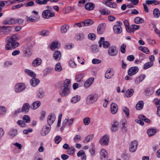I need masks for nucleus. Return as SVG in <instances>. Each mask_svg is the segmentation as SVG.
I'll use <instances>...</instances> for the list:
<instances>
[{"label":"nucleus","mask_w":160,"mask_h":160,"mask_svg":"<svg viewBox=\"0 0 160 160\" xmlns=\"http://www.w3.org/2000/svg\"><path fill=\"white\" fill-rule=\"evenodd\" d=\"M17 39V37L14 35L7 37L6 38L7 43L5 46L6 49L9 50L17 47L19 43L16 41Z\"/></svg>","instance_id":"obj_1"},{"label":"nucleus","mask_w":160,"mask_h":160,"mask_svg":"<svg viewBox=\"0 0 160 160\" xmlns=\"http://www.w3.org/2000/svg\"><path fill=\"white\" fill-rule=\"evenodd\" d=\"M25 72L29 76L33 78L30 81L31 84L32 86H36L39 84V80L38 79L35 78L36 77L35 73L31 70L28 69L25 70Z\"/></svg>","instance_id":"obj_2"},{"label":"nucleus","mask_w":160,"mask_h":160,"mask_svg":"<svg viewBox=\"0 0 160 160\" xmlns=\"http://www.w3.org/2000/svg\"><path fill=\"white\" fill-rule=\"evenodd\" d=\"M70 89L68 87H61L59 91V93L62 97H66L68 96L70 94Z\"/></svg>","instance_id":"obj_3"},{"label":"nucleus","mask_w":160,"mask_h":160,"mask_svg":"<svg viewBox=\"0 0 160 160\" xmlns=\"http://www.w3.org/2000/svg\"><path fill=\"white\" fill-rule=\"evenodd\" d=\"M42 17L46 19H49L55 16V13L50 10H44L42 13Z\"/></svg>","instance_id":"obj_4"},{"label":"nucleus","mask_w":160,"mask_h":160,"mask_svg":"<svg viewBox=\"0 0 160 160\" xmlns=\"http://www.w3.org/2000/svg\"><path fill=\"white\" fill-rule=\"evenodd\" d=\"M117 24L114 25L113 28L115 33L116 34H118L122 32V29L121 26L122 25V23L120 21H117Z\"/></svg>","instance_id":"obj_5"},{"label":"nucleus","mask_w":160,"mask_h":160,"mask_svg":"<svg viewBox=\"0 0 160 160\" xmlns=\"http://www.w3.org/2000/svg\"><path fill=\"white\" fill-rule=\"evenodd\" d=\"M98 98V96L96 94L90 95L87 98V103L89 104L93 103L97 100Z\"/></svg>","instance_id":"obj_6"},{"label":"nucleus","mask_w":160,"mask_h":160,"mask_svg":"<svg viewBox=\"0 0 160 160\" xmlns=\"http://www.w3.org/2000/svg\"><path fill=\"white\" fill-rule=\"evenodd\" d=\"M25 88L26 87L24 83H17L15 86V91L16 92H19L24 90Z\"/></svg>","instance_id":"obj_7"},{"label":"nucleus","mask_w":160,"mask_h":160,"mask_svg":"<svg viewBox=\"0 0 160 160\" xmlns=\"http://www.w3.org/2000/svg\"><path fill=\"white\" fill-rule=\"evenodd\" d=\"M109 136L105 135L100 138L99 142L101 145H107L109 142Z\"/></svg>","instance_id":"obj_8"},{"label":"nucleus","mask_w":160,"mask_h":160,"mask_svg":"<svg viewBox=\"0 0 160 160\" xmlns=\"http://www.w3.org/2000/svg\"><path fill=\"white\" fill-rule=\"evenodd\" d=\"M139 69L137 67H133L130 68L128 70L129 76H132L136 74L138 71Z\"/></svg>","instance_id":"obj_9"},{"label":"nucleus","mask_w":160,"mask_h":160,"mask_svg":"<svg viewBox=\"0 0 160 160\" xmlns=\"http://www.w3.org/2000/svg\"><path fill=\"white\" fill-rule=\"evenodd\" d=\"M56 118V116L54 113H51L49 115L47 118V122L49 126L52 125L54 122Z\"/></svg>","instance_id":"obj_10"},{"label":"nucleus","mask_w":160,"mask_h":160,"mask_svg":"<svg viewBox=\"0 0 160 160\" xmlns=\"http://www.w3.org/2000/svg\"><path fill=\"white\" fill-rule=\"evenodd\" d=\"M108 53L112 56H116L118 53L117 48L113 46H111L108 50Z\"/></svg>","instance_id":"obj_11"},{"label":"nucleus","mask_w":160,"mask_h":160,"mask_svg":"<svg viewBox=\"0 0 160 160\" xmlns=\"http://www.w3.org/2000/svg\"><path fill=\"white\" fill-rule=\"evenodd\" d=\"M138 146V142L136 141H133L130 144L129 147L130 151L132 152H135Z\"/></svg>","instance_id":"obj_12"},{"label":"nucleus","mask_w":160,"mask_h":160,"mask_svg":"<svg viewBox=\"0 0 160 160\" xmlns=\"http://www.w3.org/2000/svg\"><path fill=\"white\" fill-rule=\"evenodd\" d=\"M114 75V71L112 68H109L107 70L105 74V77L107 79L112 78Z\"/></svg>","instance_id":"obj_13"},{"label":"nucleus","mask_w":160,"mask_h":160,"mask_svg":"<svg viewBox=\"0 0 160 160\" xmlns=\"http://www.w3.org/2000/svg\"><path fill=\"white\" fill-rule=\"evenodd\" d=\"M74 120V119L73 118L70 119L66 118L63 121L62 125L64 127L66 126H69L72 125Z\"/></svg>","instance_id":"obj_14"},{"label":"nucleus","mask_w":160,"mask_h":160,"mask_svg":"<svg viewBox=\"0 0 160 160\" xmlns=\"http://www.w3.org/2000/svg\"><path fill=\"white\" fill-rule=\"evenodd\" d=\"M50 127H48L47 125L44 126L41 131V135L42 136H45L50 131Z\"/></svg>","instance_id":"obj_15"},{"label":"nucleus","mask_w":160,"mask_h":160,"mask_svg":"<svg viewBox=\"0 0 160 160\" xmlns=\"http://www.w3.org/2000/svg\"><path fill=\"white\" fill-rule=\"evenodd\" d=\"M119 123L117 121H114L112 124L111 130L112 132H115L118 130Z\"/></svg>","instance_id":"obj_16"},{"label":"nucleus","mask_w":160,"mask_h":160,"mask_svg":"<svg viewBox=\"0 0 160 160\" xmlns=\"http://www.w3.org/2000/svg\"><path fill=\"white\" fill-rule=\"evenodd\" d=\"M105 28V24L102 23L100 24L97 28V32L99 34H102Z\"/></svg>","instance_id":"obj_17"},{"label":"nucleus","mask_w":160,"mask_h":160,"mask_svg":"<svg viewBox=\"0 0 160 160\" xmlns=\"http://www.w3.org/2000/svg\"><path fill=\"white\" fill-rule=\"evenodd\" d=\"M146 76L145 75L142 74L136 77L135 80V82L136 84H138L142 82L145 79Z\"/></svg>","instance_id":"obj_18"},{"label":"nucleus","mask_w":160,"mask_h":160,"mask_svg":"<svg viewBox=\"0 0 160 160\" xmlns=\"http://www.w3.org/2000/svg\"><path fill=\"white\" fill-rule=\"evenodd\" d=\"M15 24V20L12 18H10L8 20H4L2 22L3 25H14Z\"/></svg>","instance_id":"obj_19"},{"label":"nucleus","mask_w":160,"mask_h":160,"mask_svg":"<svg viewBox=\"0 0 160 160\" xmlns=\"http://www.w3.org/2000/svg\"><path fill=\"white\" fill-rule=\"evenodd\" d=\"M54 58L56 61L60 60L61 57V53L59 51H56L53 54Z\"/></svg>","instance_id":"obj_20"},{"label":"nucleus","mask_w":160,"mask_h":160,"mask_svg":"<svg viewBox=\"0 0 160 160\" xmlns=\"http://www.w3.org/2000/svg\"><path fill=\"white\" fill-rule=\"evenodd\" d=\"M94 80V78H89L85 83L84 87L86 88H88L92 84Z\"/></svg>","instance_id":"obj_21"},{"label":"nucleus","mask_w":160,"mask_h":160,"mask_svg":"<svg viewBox=\"0 0 160 160\" xmlns=\"http://www.w3.org/2000/svg\"><path fill=\"white\" fill-rule=\"evenodd\" d=\"M111 113L113 114H115L118 111L117 105L114 103H112L111 105Z\"/></svg>","instance_id":"obj_22"},{"label":"nucleus","mask_w":160,"mask_h":160,"mask_svg":"<svg viewBox=\"0 0 160 160\" xmlns=\"http://www.w3.org/2000/svg\"><path fill=\"white\" fill-rule=\"evenodd\" d=\"M41 102L39 101L33 102L31 105L30 108L31 109L35 110L38 108L41 105Z\"/></svg>","instance_id":"obj_23"},{"label":"nucleus","mask_w":160,"mask_h":160,"mask_svg":"<svg viewBox=\"0 0 160 160\" xmlns=\"http://www.w3.org/2000/svg\"><path fill=\"white\" fill-rule=\"evenodd\" d=\"M81 99V97L79 95H76L73 97L71 99V102L72 103L75 104L79 102Z\"/></svg>","instance_id":"obj_24"},{"label":"nucleus","mask_w":160,"mask_h":160,"mask_svg":"<svg viewBox=\"0 0 160 160\" xmlns=\"http://www.w3.org/2000/svg\"><path fill=\"white\" fill-rule=\"evenodd\" d=\"M85 7L87 10H92L94 9L95 5L92 2L87 3L85 4Z\"/></svg>","instance_id":"obj_25"},{"label":"nucleus","mask_w":160,"mask_h":160,"mask_svg":"<svg viewBox=\"0 0 160 160\" xmlns=\"http://www.w3.org/2000/svg\"><path fill=\"white\" fill-rule=\"evenodd\" d=\"M30 108V105L28 103H24L22 108V112H27L29 110Z\"/></svg>","instance_id":"obj_26"},{"label":"nucleus","mask_w":160,"mask_h":160,"mask_svg":"<svg viewBox=\"0 0 160 160\" xmlns=\"http://www.w3.org/2000/svg\"><path fill=\"white\" fill-rule=\"evenodd\" d=\"M39 18L38 17H32L30 16L29 17H27L26 20L27 21H30L32 22H36L38 21Z\"/></svg>","instance_id":"obj_27"},{"label":"nucleus","mask_w":160,"mask_h":160,"mask_svg":"<svg viewBox=\"0 0 160 160\" xmlns=\"http://www.w3.org/2000/svg\"><path fill=\"white\" fill-rule=\"evenodd\" d=\"M42 63V60L40 58H37L35 59L32 63V65L36 67L40 65Z\"/></svg>","instance_id":"obj_28"},{"label":"nucleus","mask_w":160,"mask_h":160,"mask_svg":"<svg viewBox=\"0 0 160 160\" xmlns=\"http://www.w3.org/2000/svg\"><path fill=\"white\" fill-rule=\"evenodd\" d=\"M69 27L67 24H65L61 26L60 30L61 33H65L67 32L68 30L69 29Z\"/></svg>","instance_id":"obj_29"},{"label":"nucleus","mask_w":160,"mask_h":160,"mask_svg":"<svg viewBox=\"0 0 160 160\" xmlns=\"http://www.w3.org/2000/svg\"><path fill=\"white\" fill-rule=\"evenodd\" d=\"M133 92L134 90L132 89H130L126 91L124 94L127 97H130L132 96Z\"/></svg>","instance_id":"obj_30"},{"label":"nucleus","mask_w":160,"mask_h":160,"mask_svg":"<svg viewBox=\"0 0 160 160\" xmlns=\"http://www.w3.org/2000/svg\"><path fill=\"white\" fill-rule=\"evenodd\" d=\"M143 105L144 103L142 101H139L136 106V109L138 110L142 109L143 107Z\"/></svg>","instance_id":"obj_31"},{"label":"nucleus","mask_w":160,"mask_h":160,"mask_svg":"<svg viewBox=\"0 0 160 160\" xmlns=\"http://www.w3.org/2000/svg\"><path fill=\"white\" fill-rule=\"evenodd\" d=\"M134 22L136 24H140L143 23L144 22V20L142 18L138 17L135 18Z\"/></svg>","instance_id":"obj_32"},{"label":"nucleus","mask_w":160,"mask_h":160,"mask_svg":"<svg viewBox=\"0 0 160 160\" xmlns=\"http://www.w3.org/2000/svg\"><path fill=\"white\" fill-rule=\"evenodd\" d=\"M138 49L140 51H142L146 54H148L149 53V49L146 47L140 46L138 47Z\"/></svg>","instance_id":"obj_33"},{"label":"nucleus","mask_w":160,"mask_h":160,"mask_svg":"<svg viewBox=\"0 0 160 160\" xmlns=\"http://www.w3.org/2000/svg\"><path fill=\"white\" fill-rule=\"evenodd\" d=\"M156 132V130L154 129H149L147 131V133L149 137L154 135Z\"/></svg>","instance_id":"obj_34"},{"label":"nucleus","mask_w":160,"mask_h":160,"mask_svg":"<svg viewBox=\"0 0 160 160\" xmlns=\"http://www.w3.org/2000/svg\"><path fill=\"white\" fill-rule=\"evenodd\" d=\"M58 42H53L51 44V49L52 50H53L54 49L58 48Z\"/></svg>","instance_id":"obj_35"},{"label":"nucleus","mask_w":160,"mask_h":160,"mask_svg":"<svg viewBox=\"0 0 160 160\" xmlns=\"http://www.w3.org/2000/svg\"><path fill=\"white\" fill-rule=\"evenodd\" d=\"M9 134L10 136L12 137H15L17 134V130L14 129H11L10 131Z\"/></svg>","instance_id":"obj_36"},{"label":"nucleus","mask_w":160,"mask_h":160,"mask_svg":"<svg viewBox=\"0 0 160 160\" xmlns=\"http://www.w3.org/2000/svg\"><path fill=\"white\" fill-rule=\"evenodd\" d=\"M62 87H65L70 88V81L68 79H66L64 82L63 86Z\"/></svg>","instance_id":"obj_37"},{"label":"nucleus","mask_w":160,"mask_h":160,"mask_svg":"<svg viewBox=\"0 0 160 160\" xmlns=\"http://www.w3.org/2000/svg\"><path fill=\"white\" fill-rule=\"evenodd\" d=\"M2 29L5 30L4 32L5 33L10 32L12 30V27L11 26H3L2 28Z\"/></svg>","instance_id":"obj_38"},{"label":"nucleus","mask_w":160,"mask_h":160,"mask_svg":"<svg viewBox=\"0 0 160 160\" xmlns=\"http://www.w3.org/2000/svg\"><path fill=\"white\" fill-rule=\"evenodd\" d=\"M153 14L154 16L156 18L159 17L160 15V12L158 8H155L153 11Z\"/></svg>","instance_id":"obj_39"},{"label":"nucleus","mask_w":160,"mask_h":160,"mask_svg":"<svg viewBox=\"0 0 160 160\" xmlns=\"http://www.w3.org/2000/svg\"><path fill=\"white\" fill-rule=\"evenodd\" d=\"M91 119L89 117H87L83 119V123L85 125H89L91 122Z\"/></svg>","instance_id":"obj_40"},{"label":"nucleus","mask_w":160,"mask_h":160,"mask_svg":"<svg viewBox=\"0 0 160 160\" xmlns=\"http://www.w3.org/2000/svg\"><path fill=\"white\" fill-rule=\"evenodd\" d=\"M55 69L56 71L59 72L61 71L62 70V68L60 63H58L56 64L55 66Z\"/></svg>","instance_id":"obj_41"},{"label":"nucleus","mask_w":160,"mask_h":160,"mask_svg":"<svg viewBox=\"0 0 160 160\" xmlns=\"http://www.w3.org/2000/svg\"><path fill=\"white\" fill-rule=\"evenodd\" d=\"M99 11L102 15H108L110 13V12L108 10L105 9H101L99 10Z\"/></svg>","instance_id":"obj_42"},{"label":"nucleus","mask_w":160,"mask_h":160,"mask_svg":"<svg viewBox=\"0 0 160 160\" xmlns=\"http://www.w3.org/2000/svg\"><path fill=\"white\" fill-rule=\"evenodd\" d=\"M101 155L102 159V158H105L107 155V153L106 151L104 149H102L101 150Z\"/></svg>","instance_id":"obj_43"},{"label":"nucleus","mask_w":160,"mask_h":160,"mask_svg":"<svg viewBox=\"0 0 160 160\" xmlns=\"http://www.w3.org/2000/svg\"><path fill=\"white\" fill-rule=\"evenodd\" d=\"M84 26H87L92 24L93 22L91 19H87L83 22Z\"/></svg>","instance_id":"obj_44"},{"label":"nucleus","mask_w":160,"mask_h":160,"mask_svg":"<svg viewBox=\"0 0 160 160\" xmlns=\"http://www.w3.org/2000/svg\"><path fill=\"white\" fill-rule=\"evenodd\" d=\"M44 95V92L42 90H39L37 93V97L38 98H42Z\"/></svg>","instance_id":"obj_45"},{"label":"nucleus","mask_w":160,"mask_h":160,"mask_svg":"<svg viewBox=\"0 0 160 160\" xmlns=\"http://www.w3.org/2000/svg\"><path fill=\"white\" fill-rule=\"evenodd\" d=\"M67 151V153L70 155H73L75 152V149L73 147L69 148Z\"/></svg>","instance_id":"obj_46"},{"label":"nucleus","mask_w":160,"mask_h":160,"mask_svg":"<svg viewBox=\"0 0 160 160\" xmlns=\"http://www.w3.org/2000/svg\"><path fill=\"white\" fill-rule=\"evenodd\" d=\"M107 5L108 7L114 9L118 7V5L116 3L112 2H109V5Z\"/></svg>","instance_id":"obj_47"},{"label":"nucleus","mask_w":160,"mask_h":160,"mask_svg":"<svg viewBox=\"0 0 160 160\" xmlns=\"http://www.w3.org/2000/svg\"><path fill=\"white\" fill-rule=\"evenodd\" d=\"M153 65V63L151 62H148L146 63L143 66V68L144 69H146L152 66Z\"/></svg>","instance_id":"obj_48"},{"label":"nucleus","mask_w":160,"mask_h":160,"mask_svg":"<svg viewBox=\"0 0 160 160\" xmlns=\"http://www.w3.org/2000/svg\"><path fill=\"white\" fill-rule=\"evenodd\" d=\"M22 119L23 121L26 123H29L31 121L30 117L27 115H24Z\"/></svg>","instance_id":"obj_49"},{"label":"nucleus","mask_w":160,"mask_h":160,"mask_svg":"<svg viewBox=\"0 0 160 160\" xmlns=\"http://www.w3.org/2000/svg\"><path fill=\"white\" fill-rule=\"evenodd\" d=\"M50 0H43L42 1H41L40 0H36V3L39 4H46L47 2L49 1Z\"/></svg>","instance_id":"obj_50"},{"label":"nucleus","mask_w":160,"mask_h":160,"mask_svg":"<svg viewBox=\"0 0 160 160\" xmlns=\"http://www.w3.org/2000/svg\"><path fill=\"white\" fill-rule=\"evenodd\" d=\"M7 111V109L3 106H0V114L2 115L6 113Z\"/></svg>","instance_id":"obj_51"},{"label":"nucleus","mask_w":160,"mask_h":160,"mask_svg":"<svg viewBox=\"0 0 160 160\" xmlns=\"http://www.w3.org/2000/svg\"><path fill=\"white\" fill-rule=\"evenodd\" d=\"M127 122L126 121H124L122 123V127L121 128V130L122 132L125 133L127 131V127L125 126V124H126Z\"/></svg>","instance_id":"obj_52"},{"label":"nucleus","mask_w":160,"mask_h":160,"mask_svg":"<svg viewBox=\"0 0 160 160\" xmlns=\"http://www.w3.org/2000/svg\"><path fill=\"white\" fill-rule=\"evenodd\" d=\"M88 38L92 40H94L96 38V35L93 33H89L88 35Z\"/></svg>","instance_id":"obj_53"},{"label":"nucleus","mask_w":160,"mask_h":160,"mask_svg":"<svg viewBox=\"0 0 160 160\" xmlns=\"http://www.w3.org/2000/svg\"><path fill=\"white\" fill-rule=\"evenodd\" d=\"M140 27V26L136 25H132L131 26V28L132 29L133 33H134L135 30L138 29Z\"/></svg>","instance_id":"obj_54"},{"label":"nucleus","mask_w":160,"mask_h":160,"mask_svg":"<svg viewBox=\"0 0 160 160\" xmlns=\"http://www.w3.org/2000/svg\"><path fill=\"white\" fill-rule=\"evenodd\" d=\"M83 77V74H81L79 75H78L76 76V79L77 81L80 82L81 81Z\"/></svg>","instance_id":"obj_55"},{"label":"nucleus","mask_w":160,"mask_h":160,"mask_svg":"<svg viewBox=\"0 0 160 160\" xmlns=\"http://www.w3.org/2000/svg\"><path fill=\"white\" fill-rule=\"evenodd\" d=\"M147 41L148 43L151 45H154L156 43V42L154 39H147Z\"/></svg>","instance_id":"obj_56"},{"label":"nucleus","mask_w":160,"mask_h":160,"mask_svg":"<svg viewBox=\"0 0 160 160\" xmlns=\"http://www.w3.org/2000/svg\"><path fill=\"white\" fill-rule=\"evenodd\" d=\"M24 5V4L20 3V4H19L17 5H14L12 7V10H15L16 9L19 8H20L21 7H22Z\"/></svg>","instance_id":"obj_57"},{"label":"nucleus","mask_w":160,"mask_h":160,"mask_svg":"<svg viewBox=\"0 0 160 160\" xmlns=\"http://www.w3.org/2000/svg\"><path fill=\"white\" fill-rule=\"evenodd\" d=\"M123 112L125 113L127 116H128L129 114V110L128 108L124 107L123 108Z\"/></svg>","instance_id":"obj_58"},{"label":"nucleus","mask_w":160,"mask_h":160,"mask_svg":"<svg viewBox=\"0 0 160 160\" xmlns=\"http://www.w3.org/2000/svg\"><path fill=\"white\" fill-rule=\"evenodd\" d=\"M102 45L104 48H108L110 46V43L107 41H105L102 44Z\"/></svg>","instance_id":"obj_59"},{"label":"nucleus","mask_w":160,"mask_h":160,"mask_svg":"<svg viewBox=\"0 0 160 160\" xmlns=\"http://www.w3.org/2000/svg\"><path fill=\"white\" fill-rule=\"evenodd\" d=\"M126 46L125 44H122L120 48V50L122 53H124L126 52Z\"/></svg>","instance_id":"obj_60"},{"label":"nucleus","mask_w":160,"mask_h":160,"mask_svg":"<svg viewBox=\"0 0 160 160\" xmlns=\"http://www.w3.org/2000/svg\"><path fill=\"white\" fill-rule=\"evenodd\" d=\"M81 140V137L79 135H76L73 138V141L75 142H78L79 140Z\"/></svg>","instance_id":"obj_61"},{"label":"nucleus","mask_w":160,"mask_h":160,"mask_svg":"<svg viewBox=\"0 0 160 160\" xmlns=\"http://www.w3.org/2000/svg\"><path fill=\"white\" fill-rule=\"evenodd\" d=\"M62 140V138L59 136H57L54 139L55 142L56 143L58 144Z\"/></svg>","instance_id":"obj_62"},{"label":"nucleus","mask_w":160,"mask_h":160,"mask_svg":"<svg viewBox=\"0 0 160 160\" xmlns=\"http://www.w3.org/2000/svg\"><path fill=\"white\" fill-rule=\"evenodd\" d=\"M101 62V60L97 59L94 58L92 60V63L95 64H98L100 63Z\"/></svg>","instance_id":"obj_63"},{"label":"nucleus","mask_w":160,"mask_h":160,"mask_svg":"<svg viewBox=\"0 0 160 160\" xmlns=\"http://www.w3.org/2000/svg\"><path fill=\"white\" fill-rule=\"evenodd\" d=\"M93 136L92 135H88V136L84 139V142H88L90 141L91 140Z\"/></svg>","instance_id":"obj_64"}]
</instances>
